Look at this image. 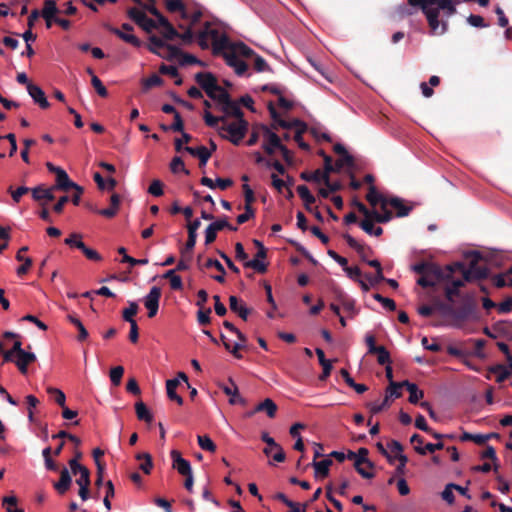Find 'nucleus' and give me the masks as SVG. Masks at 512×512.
<instances>
[{"label":"nucleus","mask_w":512,"mask_h":512,"mask_svg":"<svg viewBox=\"0 0 512 512\" xmlns=\"http://www.w3.org/2000/svg\"><path fill=\"white\" fill-rule=\"evenodd\" d=\"M473 274L462 262H454L444 267L442 290L448 302L453 303L455 297L460 296V288L466 282L474 281Z\"/></svg>","instance_id":"obj_1"},{"label":"nucleus","mask_w":512,"mask_h":512,"mask_svg":"<svg viewBox=\"0 0 512 512\" xmlns=\"http://www.w3.org/2000/svg\"><path fill=\"white\" fill-rule=\"evenodd\" d=\"M413 271L420 274L417 284L423 288L443 286L444 267L431 262H420L412 267Z\"/></svg>","instance_id":"obj_2"},{"label":"nucleus","mask_w":512,"mask_h":512,"mask_svg":"<svg viewBox=\"0 0 512 512\" xmlns=\"http://www.w3.org/2000/svg\"><path fill=\"white\" fill-rule=\"evenodd\" d=\"M436 307L443 314L451 316L455 321V326L458 327L474 313L475 303L473 297L467 295L464 297L463 304L458 308H454L451 302L449 304L438 303Z\"/></svg>","instance_id":"obj_3"},{"label":"nucleus","mask_w":512,"mask_h":512,"mask_svg":"<svg viewBox=\"0 0 512 512\" xmlns=\"http://www.w3.org/2000/svg\"><path fill=\"white\" fill-rule=\"evenodd\" d=\"M222 123L221 127H217L220 136L234 145H239L248 131V122L245 119H240L229 124H226V121Z\"/></svg>","instance_id":"obj_4"},{"label":"nucleus","mask_w":512,"mask_h":512,"mask_svg":"<svg viewBox=\"0 0 512 512\" xmlns=\"http://www.w3.org/2000/svg\"><path fill=\"white\" fill-rule=\"evenodd\" d=\"M424 15L427 18L428 25L430 27L431 34L433 35H442L444 34L448 29V23L447 21H440L439 20V11L438 9H434L429 4H426L423 6Z\"/></svg>","instance_id":"obj_5"},{"label":"nucleus","mask_w":512,"mask_h":512,"mask_svg":"<svg viewBox=\"0 0 512 512\" xmlns=\"http://www.w3.org/2000/svg\"><path fill=\"white\" fill-rule=\"evenodd\" d=\"M268 111L273 120V124L271 125V127L274 130H277L278 127H281L283 129L296 128V130L301 128H307V124L299 119H293L292 121L283 120L272 102L268 103Z\"/></svg>","instance_id":"obj_6"},{"label":"nucleus","mask_w":512,"mask_h":512,"mask_svg":"<svg viewBox=\"0 0 512 512\" xmlns=\"http://www.w3.org/2000/svg\"><path fill=\"white\" fill-rule=\"evenodd\" d=\"M261 130L264 138L262 148L266 154L273 155L282 145L281 138L273 131L272 127L261 125Z\"/></svg>","instance_id":"obj_7"},{"label":"nucleus","mask_w":512,"mask_h":512,"mask_svg":"<svg viewBox=\"0 0 512 512\" xmlns=\"http://www.w3.org/2000/svg\"><path fill=\"white\" fill-rule=\"evenodd\" d=\"M127 14L132 21L147 33H150L152 30L157 28V22L149 18L143 11H140L137 8H129Z\"/></svg>","instance_id":"obj_8"},{"label":"nucleus","mask_w":512,"mask_h":512,"mask_svg":"<svg viewBox=\"0 0 512 512\" xmlns=\"http://www.w3.org/2000/svg\"><path fill=\"white\" fill-rule=\"evenodd\" d=\"M108 29L111 33L118 36L121 40L132 45L133 47H141L142 42L138 37L131 33L134 28L129 23H123L121 29L112 26H109Z\"/></svg>","instance_id":"obj_9"},{"label":"nucleus","mask_w":512,"mask_h":512,"mask_svg":"<svg viewBox=\"0 0 512 512\" xmlns=\"http://www.w3.org/2000/svg\"><path fill=\"white\" fill-rule=\"evenodd\" d=\"M368 453H369V451L367 448L361 447L358 449V451H357L358 456L354 463V468L357 471V473H359L363 478L372 479L374 477L373 472H371L369 470H362V465H366L367 468H369V469L374 468V463L371 462L367 457Z\"/></svg>","instance_id":"obj_10"},{"label":"nucleus","mask_w":512,"mask_h":512,"mask_svg":"<svg viewBox=\"0 0 512 512\" xmlns=\"http://www.w3.org/2000/svg\"><path fill=\"white\" fill-rule=\"evenodd\" d=\"M425 5L426 0H407L406 4H401L396 8L395 17L402 20L416 14L418 10L423 11Z\"/></svg>","instance_id":"obj_11"},{"label":"nucleus","mask_w":512,"mask_h":512,"mask_svg":"<svg viewBox=\"0 0 512 512\" xmlns=\"http://www.w3.org/2000/svg\"><path fill=\"white\" fill-rule=\"evenodd\" d=\"M224 59L228 66L234 69V72L238 76H244L248 70V65L245 61L241 59V57L234 53L231 49H228L224 53Z\"/></svg>","instance_id":"obj_12"},{"label":"nucleus","mask_w":512,"mask_h":512,"mask_svg":"<svg viewBox=\"0 0 512 512\" xmlns=\"http://www.w3.org/2000/svg\"><path fill=\"white\" fill-rule=\"evenodd\" d=\"M161 298V289L157 286H153L150 292L144 299V305L148 310V317L153 318L159 309V301Z\"/></svg>","instance_id":"obj_13"},{"label":"nucleus","mask_w":512,"mask_h":512,"mask_svg":"<svg viewBox=\"0 0 512 512\" xmlns=\"http://www.w3.org/2000/svg\"><path fill=\"white\" fill-rule=\"evenodd\" d=\"M472 259L469 262V270L475 280H483L486 279L489 275V270L486 266H479L480 260H482V255L475 251L471 254Z\"/></svg>","instance_id":"obj_14"},{"label":"nucleus","mask_w":512,"mask_h":512,"mask_svg":"<svg viewBox=\"0 0 512 512\" xmlns=\"http://www.w3.org/2000/svg\"><path fill=\"white\" fill-rule=\"evenodd\" d=\"M195 80L206 94H210L211 89H218L217 78L210 72L197 73Z\"/></svg>","instance_id":"obj_15"},{"label":"nucleus","mask_w":512,"mask_h":512,"mask_svg":"<svg viewBox=\"0 0 512 512\" xmlns=\"http://www.w3.org/2000/svg\"><path fill=\"white\" fill-rule=\"evenodd\" d=\"M170 455L173 461L172 466L179 474L184 476L192 473L190 462L184 459L178 450H172Z\"/></svg>","instance_id":"obj_16"},{"label":"nucleus","mask_w":512,"mask_h":512,"mask_svg":"<svg viewBox=\"0 0 512 512\" xmlns=\"http://www.w3.org/2000/svg\"><path fill=\"white\" fill-rule=\"evenodd\" d=\"M343 237L346 240L348 246L358 253L362 261L367 263V261H369L368 257L373 253L372 249L364 244H360L354 237L349 234H345Z\"/></svg>","instance_id":"obj_17"},{"label":"nucleus","mask_w":512,"mask_h":512,"mask_svg":"<svg viewBox=\"0 0 512 512\" xmlns=\"http://www.w3.org/2000/svg\"><path fill=\"white\" fill-rule=\"evenodd\" d=\"M458 3L459 1L454 0H426V4H429L434 9H438L439 12L443 10L447 17L456 14V4Z\"/></svg>","instance_id":"obj_18"},{"label":"nucleus","mask_w":512,"mask_h":512,"mask_svg":"<svg viewBox=\"0 0 512 512\" xmlns=\"http://www.w3.org/2000/svg\"><path fill=\"white\" fill-rule=\"evenodd\" d=\"M36 361V355L32 352L24 351L15 358V365L17 366L19 372L22 375H26L28 373V366Z\"/></svg>","instance_id":"obj_19"},{"label":"nucleus","mask_w":512,"mask_h":512,"mask_svg":"<svg viewBox=\"0 0 512 512\" xmlns=\"http://www.w3.org/2000/svg\"><path fill=\"white\" fill-rule=\"evenodd\" d=\"M221 389L223 390V392L226 395L230 396V399H229L230 404H232V405H235V404L245 405L246 404V400L240 396L238 387L231 378L229 379L228 385H221Z\"/></svg>","instance_id":"obj_20"},{"label":"nucleus","mask_w":512,"mask_h":512,"mask_svg":"<svg viewBox=\"0 0 512 512\" xmlns=\"http://www.w3.org/2000/svg\"><path fill=\"white\" fill-rule=\"evenodd\" d=\"M71 484L72 477L70 475V472L66 467H63L60 471V478L57 482L53 484V487L58 494L64 495L70 489Z\"/></svg>","instance_id":"obj_21"},{"label":"nucleus","mask_w":512,"mask_h":512,"mask_svg":"<svg viewBox=\"0 0 512 512\" xmlns=\"http://www.w3.org/2000/svg\"><path fill=\"white\" fill-rule=\"evenodd\" d=\"M27 91L33 101L40 106L42 109H47L50 107V103L48 102L44 91L42 88L35 84H28Z\"/></svg>","instance_id":"obj_22"},{"label":"nucleus","mask_w":512,"mask_h":512,"mask_svg":"<svg viewBox=\"0 0 512 512\" xmlns=\"http://www.w3.org/2000/svg\"><path fill=\"white\" fill-rule=\"evenodd\" d=\"M54 188L51 186L49 188H46L44 185H38L31 189V194L33 200L39 202L40 204L43 203L42 201H52L55 199L54 196Z\"/></svg>","instance_id":"obj_23"},{"label":"nucleus","mask_w":512,"mask_h":512,"mask_svg":"<svg viewBox=\"0 0 512 512\" xmlns=\"http://www.w3.org/2000/svg\"><path fill=\"white\" fill-rule=\"evenodd\" d=\"M229 307L232 312L238 314V316L244 321L248 319V316L252 311L250 308H247L243 301L238 299L236 296L229 297Z\"/></svg>","instance_id":"obj_24"},{"label":"nucleus","mask_w":512,"mask_h":512,"mask_svg":"<svg viewBox=\"0 0 512 512\" xmlns=\"http://www.w3.org/2000/svg\"><path fill=\"white\" fill-rule=\"evenodd\" d=\"M387 203L390 207L395 209L397 217L408 216L413 209L412 206L407 205L405 201L399 197L388 198Z\"/></svg>","instance_id":"obj_25"},{"label":"nucleus","mask_w":512,"mask_h":512,"mask_svg":"<svg viewBox=\"0 0 512 512\" xmlns=\"http://www.w3.org/2000/svg\"><path fill=\"white\" fill-rule=\"evenodd\" d=\"M28 249L29 248L27 246H23L18 250L16 254V260L23 262V264L20 265L16 271L19 277H23L24 275H26L33 264V261L30 257L23 256V253L27 252Z\"/></svg>","instance_id":"obj_26"},{"label":"nucleus","mask_w":512,"mask_h":512,"mask_svg":"<svg viewBox=\"0 0 512 512\" xmlns=\"http://www.w3.org/2000/svg\"><path fill=\"white\" fill-rule=\"evenodd\" d=\"M54 190L69 191L72 187H76V183L70 180L67 172L63 169L57 171L56 183L52 186Z\"/></svg>","instance_id":"obj_27"},{"label":"nucleus","mask_w":512,"mask_h":512,"mask_svg":"<svg viewBox=\"0 0 512 512\" xmlns=\"http://www.w3.org/2000/svg\"><path fill=\"white\" fill-rule=\"evenodd\" d=\"M233 43L230 42L226 34H222L212 43V52L214 55H221L224 58V53L231 48Z\"/></svg>","instance_id":"obj_28"},{"label":"nucleus","mask_w":512,"mask_h":512,"mask_svg":"<svg viewBox=\"0 0 512 512\" xmlns=\"http://www.w3.org/2000/svg\"><path fill=\"white\" fill-rule=\"evenodd\" d=\"M221 111L226 116H233L236 120L244 119V113L241 110L239 103L230 99L224 106H221Z\"/></svg>","instance_id":"obj_29"},{"label":"nucleus","mask_w":512,"mask_h":512,"mask_svg":"<svg viewBox=\"0 0 512 512\" xmlns=\"http://www.w3.org/2000/svg\"><path fill=\"white\" fill-rule=\"evenodd\" d=\"M206 110L204 112V121H205V124L211 128H216L218 127V124L219 122H225L226 121V116H214L212 115L208 109L211 108V103L208 101V100H204L203 102Z\"/></svg>","instance_id":"obj_30"},{"label":"nucleus","mask_w":512,"mask_h":512,"mask_svg":"<svg viewBox=\"0 0 512 512\" xmlns=\"http://www.w3.org/2000/svg\"><path fill=\"white\" fill-rule=\"evenodd\" d=\"M166 8L171 13L179 12L182 19H188L189 17V11L182 0H167Z\"/></svg>","instance_id":"obj_31"},{"label":"nucleus","mask_w":512,"mask_h":512,"mask_svg":"<svg viewBox=\"0 0 512 512\" xmlns=\"http://www.w3.org/2000/svg\"><path fill=\"white\" fill-rule=\"evenodd\" d=\"M333 464V461L329 458L321 461H313L312 465L315 470V476L325 478L329 475V468Z\"/></svg>","instance_id":"obj_32"},{"label":"nucleus","mask_w":512,"mask_h":512,"mask_svg":"<svg viewBox=\"0 0 512 512\" xmlns=\"http://www.w3.org/2000/svg\"><path fill=\"white\" fill-rule=\"evenodd\" d=\"M404 387L409 392V402L411 404H417L420 399L424 397V392L420 390L415 383H411L408 380L403 381Z\"/></svg>","instance_id":"obj_33"},{"label":"nucleus","mask_w":512,"mask_h":512,"mask_svg":"<svg viewBox=\"0 0 512 512\" xmlns=\"http://www.w3.org/2000/svg\"><path fill=\"white\" fill-rule=\"evenodd\" d=\"M255 411L265 412L269 418H274L277 412V405L272 399L266 398L255 406Z\"/></svg>","instance_id":"obj_34"},{"label":"nucleus","mask_w":512,"mask_h":512,"mask_svg":"<svg viewBox=\"0 0 512 512\" xmlns=\"http://www.w3.org/2000/svg\"><path fill=\"white\" fill-rule=\"evenodd\" d=\"M201 226V221L199 219H195L193 221H189L187 224L188 231V248H194L197 240V230Z\"/></svg>","instance_id":"obj_35"},{"label":"nucleus","mask_w":512,"mask_h":512,"mask_svg":"<svg viewBox=\"0 0 512 512\" xmlns=\"http://www.w3.org/2000/svg\"><path fill=\"white\" fill-rule=\"evenodd\" d=\"M166 46L167 43L163 39L157 37L156 35H152L149 37L148 49L150 52L158 56H161L163 55L162 51L166 49Z\"/></svg>","instance_id":"obj_36"},{"label":"nucleus","mask_w":512,"mask_h":512,"mask_svg":"<svg viewBox=\"0 0 512 512\" xmlns=\"http://www.w3.org/2000/svg\"><path fill=\"white\" fill-rule=\"evenodd\" d=\"M205 267L206 268L214 267L217 271H219L220 274L212 276V278L221 284H223L225 282V274H226L225 268L217 259H212V258L207 259V261L205 262Z\"/></svg>","instance_id":"obj_37"},{"label":"nucleus","mask_w":512,"mask_h":512,"mask_svg":"<svg viewBox=\"0 0 512 512\" xmlns=\"http://www.w3.org/2000/svg\"><path fill=\"white\" fill-rule=\"evenodd\" d=\"M230 49L234 53L238 54L240 57L244 58H254L255 55H257L253 49H251L243 42H237L232 44Z\"/></svg>","instance_id":"obj_38"},{"label":"nucleus","mask_w":512,"mask_h":512,"mask_svg":"<svg viewBox=\"0 0 512 512\" xmlns=\"http://www.w3.org/2000/svg\"><path fill=\"white\" fill-rule=\"evenodd\" d=\"M135 411L137 418L141 421H145L147 423H151L153 421V415L147 408V406L142 402H137L135 404Z\"/></svg>","instance_id":"obj_39"},{"label":"nucleus","mask_w":512,"mask_h":512,"mask_svg":"<svg viewBox=\"0 0 512 512\" xmlns=\"http://www.w3.org/2000/svg\"><path fill=\"white\" fill-rule=\"evenodd\" d=\"M67 319L71 324H73L78 329L79 333L77 336V340L80 342L85 341L88 338L89 334L86 328L84 327L83 323L74 315H68Z\"/></svg>","instance_id":"obj_40"},{"label":"nucleus","mask_w":512,"mask_h":512,"mask_svg":"<svg viewBox=\"0 0 512 512\" xmlns=\"http://www.w3.org/2000/svg\"><path fill=\"white\" fill-rule=\"evenodd\" d=\"M489 371L496 375L497 383H502L511 376V371L501 364L491 367Z\"/></svg>","instance_id":"obj_41"},{"label":"nucleus","mask_w":512,"mask_h":512,"mask_svg":"<svg viewBox=\"0 0 512 512\" xmlns=\"http://www.w3.org/2000/svg\"><path fill=\"white\" fill-rule=\"evenodd\" d=\"M136 459L142 461L139 468L145 473L150 474L153 468L152 457L149 453L143 452L136 455Z\"/></svg>","instance_id":"obj_42"},{"label":"nucleus","mask_w":512,"mask_h":512,"mask_svg":"<svg viewBox=\"0 0 512 512\" xmlns=\"http://www.w3.org/2000/svg\"><path fill=\"white\" fill-rule=\"evenodd\" d=\"M82 237L83 236L80 233H71L69 237H67L64 240V243L70 248H77L82 251L83 248L86 246L85 243L82 241Z\"/></svg>","instance_id":"obj_43"},{"label":"nucleus","mask_w":512,"mask_h":512,"mask_svg":"<svg viewBox=\"0 0 512 512\" xmlns=\"http://www.w3.org/2000/svg\"><path fill=\"white\" fill-rule=\"evenodd\" d=\"M360 227L370 235H375L378 237L383 234V229L379 226L375 227L373 221L366 217L360 222Z\"/></svg>","instance_id":"obj_44"},{"label":"nucleus","mask_w":512,"mask_h":512,"mask_svg":"<svg viewBox=\"0 0 512 512\" xmlns=\"http://www.w3.org/2000/svg\"><path fill=\"white\" fill-rule=\"evenodd\" d=\"M163 278L169 280L171 289L181 290L183 288L182 279L175 273V270L166 271V273L163 275Z\"/></svg>","instance_id":"obj_45"},{"label":"nucleus","mask_w":512,"mask_h":512,"mask_svg":"<svg viewBox=\"0 0 512 512\" xmlns=\"http://www.w3.org/2000/svg\"><path fill=\"white\" fill-rule=\"evenodd\" d=\"M366 199L367 201L370 203V205L372 206H376L377 204H380V206L382 205V201L384 199H387L386 197H384L383 195H381L376 187L374 185H371L368 189V193L366 195Z\"/></svg>","instance_id":"obj_46"},{"label":"nucleus","mask_w":512,"mask_h":512,"mask_svg":"<svg viewBox=\"0 0 512 512\" xmlns=\"http://www.w3.org/2000/svg\"><path fill=\"white\" fill-rule=\"evenodd\" d=\"M197 441L200 448L205 451L214 453L217 449L216 444L208 435H199Z\"/></svg>","instance_id":"obj_47"},{"label":"nucleus","mask_w":512,"mask_h":512,"mask_svg":"<svg viewBox=\"0 0 512 512\" xmlns=\"http://www.w3.org/2000/svg\"><path fill=\"white\" fill-rule=\"evenodd\" d=\"M163 52V55L160 57L167 60H174L181 58L182 50L174 45L167 44L166 49Z\"/></svg>","instance_id":"obj_48"},{"label":"nucleus","mask_w":512,"mask_h":512,"mask_svg":"<svg viewBox=\"0 0 512 512\" xmlns=\"http://www.w3.org/2000/svg\"><path fill=\"white\" fill-rule=\"evenodd\" d=\"M32 188L26 186H20L17 189H13V186H9L8 193L11 195L14 203L18 204L21 201L23 195L31 192Z\"/></svg>","instance_id":"obj_49"},{"label":"nucleus","mask_w":512,"mask_h":512,"mask_svg":"<svg viewBox=\"0 0 512 512\" xmlns=\"http://www.w3.org/2000/svg\"><path fill=\"white\" fill-rule=\"evenodd\" d=\"M323 172L317 169L313 172L304 171L300 174L301 179L308 182L323 183Z\"/></svg>","instance_id":"obj_50"},{"label":"nucleus","mask_w":512,"mask_h":512,"mask_svg":"<svg viewBox=\"0 0 512 512\" xmlns=\"http://www.w3.org/2000/svg\"><path fill=\"white\" fill-rule=\"evenodd\" d=\"M390 400H388V396H385L382 402H371L367 404L372 415L378 414L381 411L390 407Z\"/></svg>","instance_id":"obj_51"},{"label":"nucleus","mask_w":512,"mask_h":512,"mask_svg":"<svg viewBox=\"0 0 512 512\" xmlns=\"http://www.w3.org/2000/svg\"><path fill=\"white\" fill-rule=\"evenodd\" d=\"M402 387H404L403 382L391 381V383H389V386L386 389V396H388V400H390V398H392V397H394V398L401 397L402 393L400 391V388H402Z\"/></svg>","instance_id":"obj_52"},{"label":"nucleus","mask_w":512,"mask_h":512,"mask_svg":"<svg viewBox=\"0 0 512 512\" xmlns=\"http://www.w3.org/2000/svg\"><path fill=\"white\" fill-rule=\"evenodd\" d=\"M82 456V452L78 448H75L74 456L68 462L71 472L74 475L77 474V470H80L84 467L82 464L79 463V460L82 458Z\"/></svg>","instance_id":"obj_53"},{"label":"nucleus","mask_w":512,"mask_h":512,"mask_svg":"<svg viewBox=\"0 0 512 512\" xmlns=\"http://www.w3.org/2000/svg\"><path fill=\"white\" fill-rule=\"evenodd\" d=\"M444 448V444L442 442L438 443H427L425 447L415 446V451L420 455H425L427 452L434 453L436 450H442Z\"/></svg>","instance_id":"obj_54"},{"label":"nucleus","mask_w":512,"mask_h":512,"mask_svg":"<svg viewBox=\"0 0 512 512\" xmlns=\"http://www.w3.org/2000/svg\"><path fill=\"white\" fill-rule=\"evenodd\" d=\"M47 393L53 397L54 401L60 406H64L65 405V402H66V396L65 394L63 393V391H61L60 389L58 388H54V387H48L46 389Z\"/></svg>","instance_id":"obj_55"},{"label":"nucleus","mask_w":512,"mask_h":512,"mask_svg":"<svg viewBox=\"0 0 512 512\" xmlns=\"http://www.w3.org/2000/svg\"><path fill=\"white\" fill-rule=\"evenodd\" d=\"M57 12H58V8L56 6L55 1L46 0L44 2V7L41 12V15L43 18L54 17Z\"/></svg>","instance_id":"obj_56"},{"label":"nucleus","mask_w":512,"mask_h":512,"mask_svg":"<svg viewBox=\"0 0 512 512\" xmlns=\"http://www.w3.org/2000/svg\"><path fill=\"white\" fill-rule=\"evenodd\" d=\"M138 304L136 302H129V307L124 309L122 312V317L125 321L132 323L134 320V316L138 312Z\"/></svg>","instance_id":"obj_57"},{"label":"nucleus","mask_w":512,"mask_h":512,"mask_svg":"<svg viewBox=\"0 0 512 512\" xmlns=\"http://www.w3.org/2000/svg\"><path fill=\"white\" fill-rule=\"evenodd\" d=\"M179 63L182 66H185V65H200V66H204L205 65L204 62L199 60L196 56H194L192 54H189V53H185L183 51H182Z\"/></svg>","instance_id":"obj_58"},{"label":"nucleus","mask_w":512,"mask_h":512,"mask_svg":"<svg viewBox=\"0 0 512 512\" xmlns=\"http://www.w3.org/2000/svg\"><path fill=\"white\" fill-rule=\"evenodd\" d=\"M253 65L257 72H273V69L267 64L266 60L258 54L254 57Z\"/></svg>","instance_id":"obj_59"},{"label":"nucleus","mask_w":512,"mask_h":512,"mask_svg":"<svg viewBox=\"0 0 512 512\" xmlns=\"http://www.w3.org/2000/svg\"><path fill=\"white\" fill-rule=\"evenodd\" d=\"M374 354L377 355V361L380 365L391 364L390 353L384 346H379Z\"/></svg>","instance_id":"obj_60"},{"label":"nucleus","mask_w":512,"mask_h":512,"mask_svg":"<svg viewBox=\"0 0 512 512\" xmlns=\"http://www.w3.org/2000/svg\"><path fill=\"white\" fill-rule=\"evenodd\" d=\"M170 169L173 173L182 171L184 174L189 175L190 171L185 168L184 162L181 157H174L170 163Z\"/></svg>","instance_id":"obj_61"},{"label":"nucleus","mask_w":512,"mask_h":512,"mask_svg":"<svg viewBox=\"0 0 512 512\" xmlns=\"http://www.w3.org/2000/svg\"><path fill=\"white\" fill-rule=\"evenodd\" d=\"M373 298L376 301L380 302L383 305V307L386 308L387 310H389V311L396 310V303L393 299L384 297L379 293L373 294Z\"/></svg>","instance_id":"obj_62"},{"label":"nucleus","mask_w":512,"mask_h":512,"mask_svg":"<svg viewBox=\"0 0 512 512\" xmlns=\"http://www.w3.org/2000/svg\"><path fill=\"white\" fill-rule=\"evenodd\" d=\"M124 374L122 366H116L110 370V380L114 386H119Z\"/></svg>","instance_id":"obj_63"},{"label":"nucleus","mask_w":512,"mask_h":512,"mask_svg":"<svg viewBox=\"0 0 512 512\" xmlns=\"http://www.w3.org/2000/svg\"><path fill=\"white\" fill-rule=\"evenodd\" d=\"M297 193L299 194L303 202L315 203L316 201L315 197L311 194L310 190L306 185H299L297 187Z\"/></svg>","instance_id":"obj_64"}]
</instances>
